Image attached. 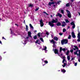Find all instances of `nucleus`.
<instances>
[{
    "mask_svg": "<svg viewBox=\"0 0 80 80\" xmlns=\"http://www.w3.org/2000/svg\"><path fill=\"white\" fill-rule=\"evenodd\" d=\"M58 22V19L57 18H55V20L52 19V20L51 21V22H48V24L50 27H53L55 26V24H54V23H56Z\"/></svg>",
    "mask_w": 80,
    "mask_h": 80,
    "instance_id": "nucleus-1",
    "label": "nucleus"
},
{
    "mask_svg": "<svg viewBox=\"0 0 80 80\" xmlns=\"http://www.w3.org/2000/svg\"><path fill=\"white\" fill-rule=\"evenodd\" d=\"M68 43V40L66 39H63L61 41V44L62 45H64L65 44H67Z\"/></svg>",
    "mask_w": 80,
    "mask_h": 80,
    "instance_id": "nucleus-2",
    "label": "nucleus"
},
{
    "mask_svg": "<svg viewBox=\"0 0 80 80\" xmlns=\"http://www.w3.org/2000/svg\"><path fill=\"white\" fill-rule=\"evenodd\" d=\"M74 55H78L80 57L79 58L80 59V50H77L76 52H74Z\"/></svg>",
    "mask_w": 80,
    "mask_h": 80,
    "instance_id": "nucleus-3",
    "label": "nucleus"
},
{
    "mask_svg": "<svg viewBox=\"0 0 80 80\" xmlns=\"http://www.w3.org/2000/svg\"><path fill=\"white\" fill-rule=\"evenodd\" d=\"M66 11L68 13L67 16L69 18H71V17H72V15H71V13H70V12L68 10H66Z\"/></svg>",
    "mask_w": 80,
    "mask_h": 80,
    "instance_id": "nucleus-4",
    "label": "nucleus"
},
{
    "mask_svg": "<svg viewBox=\"0 0 80 80\" xmlns=\"http://www.w3.org/2000/svg\"><path fill=\"white\" fill-rule=\"evenodd\" d=\"M53 51H54V52L55 54H58V55H59V53H58V50L57 49H55L54 50V48L53 49Z\"/></svg>",
    "mask_w": 80,
    "mask_h": 80,
    "instance_id": "nucleus-5",
    "label": "nucleus"
},
{
    "mask_svg": "<svg viewBox=\"0 0 80 80\" xmlns=\"http://www.w3.org/2000/svg\"><path fill=\"white\" fill-rule=\"evenodd\" d=\"M77 38L78 39H77V41L78 42H80V33L79 32L78 34Z\"/></svg>",
    "mask_w": 80,
    "mask_h": 80,
    "instance_id": "nucleus-6",
    "label": "nucleus"
},
{
    "mask_svg": "<svg viewBox=\"0 0 80 80\" xmlns=\"http://www.w3.org/2000/svg\"><path fill=\"white\" fill-rule=\"evenodd\" d=\"M40 25L41 27H43V25H44V24L43 23V20L42 19H41L40 21Z\"/></svg>",
    "mask_w": 80,
    "mask_h": 80,
    "instance_id": "nucleus-7",
    "label": "nucleus"
},
{
    "mask_svg": "<svg viewBox=\"0 0 80 80\" xmlns=\"http://www.w3.org/2000/svg\"><path fill=\"white\" fill-rule=\"evenodd\" d=\"M63 51L64 52H65L66 51V49H65V48H64L63 49H62V47H61L60 48V49H59V52L61 53L62 52V51Z\"/></svg>",
    "mask_w": 80,
    "mask_h": 80,
    "instance_id": "nucleus-8",
    "label": "nucleus"
},
{
    "mask_svg": "<svg viewBox=\"0 0 80 80\" xmlns=\"http://www.w3.org/2000/svg\"><path fill=\"white\" fill-rule=\"evenodd\" d=\"M55 3H56V2H49L48 5L49 6H51L52 5H54Z\"/></svg>",
    "mask_w": 80,
    "mask_h": 80,
    "instance_id": "nucleus-9",
    "label": "nucleus"
},
{
    "mask_svg": "<svg viewBox=\"0 0 80 80\" xmlns=\"http://www.w3.org/2000/svg\"><path fill=\"white\" fill-rule=\"evenodd\" d=\"M72 38H76V36H75V33L74 32H72Z\"/></svg>",
    "mask_w": 80,
    "mask_h": 80,
    "instance_id": "nucleus-10",
    "label": "nucleus"
},
{
    "mask_svg": "<svg viewBox=\"0 0 80 80\" xmlns=\"http://www.w3.org/2000/svg\"><path fill=\"white\" fill-rule=\"evenodd\" d=\"M74 47H75V48H72L74 50H76V49H77V50H78V47L77 46H74Z\"/></svg>",
    "mask_w": 80,
    "mask_h": 80,
    "instance_id": "nucleus-11",
    "label": "nucleus"
},
{
    "mask_svg": "<svg viewBox=\"0 0 80 80\" xmlns=\"http://www.w3.org/2000/svg\"><path fill=\"white\" fill-rule=\"evenodd\" d=\"M28 37H31L32 38V36H31V34H32V33H31V32H28Z\"/></svg>",
    "mask_w": 80,
    "mask_h": 80,
    "instance_id": "nucleus-12",
    "label": "nucleus"
},
{
    "mask_svg": "<svg viewBox=\"0 0 80 80\" xmlns=\"http://www.w3.org/2000/svg\"><path fill=\"white\" fill-rule=\"evenodd\" d=\"M56 17H58V16L60 18L62 17V15L61 14H60V13H58L57 15H56Z\"/></svg>",
    "mask_w": 80,
    "mask_h": 80,
    "instance_id": "nucleus-13",
    "label": "nucleus"
},
{
    "mask_svg": "<svg viewBox=\"0 0 80 80\" xmlns=\"http://www.w3.org/2000/svg\"><path fill=\"white\" fill-rule=\"evenodd\" d=\"M62 59H63L62 62V63H64V62H65V57H62Z\"/></svg>",
    "mask_w": 80,
    "mask_h": 80,
    "instance_id": "nucleus-14",
    "label": "nucleus"
},
{
    "mask_svg": "<svg viewBox=\"0 0 80 80\" xmlns=\"http://www.w3.org/2000/svg\"><path fill=\"white\" fill-rule=\"evenodd\" d=\"M61 25H62V24H61V23L60 22H58L57 24V26H58V27L61 26Z\"/></svg>",
    "mask_w": 80,
    "mask_h": 80,
    "instance_id": "nucleus-15",
    "label": "nucleus"
},
{
    "mask_svg": "<svg viewBox=\"0 0 80 80\" xmlns=\"http://www.w3.org/2000/svg\"><path fill=\"white\" fill-rule=\"evenodd\" d=\"M53 39L54 40H56V41H58V38L57 37L55 36L54 37Z\"/></svg>",
    "mask_w": 80,
    "mask_h": 80,
    "instance_id": "nucleus-16",
    "label": "nucleus"
},
{
    "mask_svg": "<svg viewBox=\"0 0 80 80\" xmlns=\"http://www.w3.org/2000/svg\"><path fill=\"white\" fill-rule=\"evenodd\" d=\"M51 42L53 44H55V41H54V40H53V39H52V40L51 41Z\"/></svg>",
    "mask_w": 80,
    "mask_h": 80,
    "instance_id": "nucleus-17",
    "label": "nucleus"
},
{
    "mask_svg": "<svg viewBox=\"0 0 80 80\" xmlns=\"http://www.w3.org/2000/svg\"><path fill=\"white\" fill-rule=\"evenodd\" d=\"M61 72L63 73H65L66 72V70L63 69V70H61Z\"/></svg>",
    "mask_w": 80,
    "mask_h": 80,
    "instance_id": "nucleus-18",
    "label": "nucleus"
},
{
    "mask_svg": "<svg viewBox=\"0 0 80 80\" xmlns=\"http://www.w3.org/2000/svg\"><path fill=\"white\" fill-rule=\"evenodd\" d=\"M62 23H63L62 24V27H65V22H62Z\"/></svg>",
    "mask_w": 80,
    "mask_h": 80,
    "instance_id": "nucleus-19",
    "label": "nucleus"
},
{
    "mask_svg": "<svg viewBox=\"0 0 80 80\" xmlns=\"http://www.w3.org/2000/svg\"><path fill=\"white\" fill-rule=\"evenodd\" d=\"M52 47L53 48H57V46L55 44H53Z\"/></svg>",
    "mask_w": 80,
    "mask_h": 80,
    "instance_id": "nucleus-20",
    "label": "nucleus"
},
{
    "mask_svg": "<svg viewBox=\"0 0 80 80\" xmlns=\"http://www.w3.org/2000/svg\"><path fill=\"white\" fill-rule=\"evenodd\" d=\"M66 65H67L66 63H64V65H62V66L63 68H64V67L66 66Z\"/></svg>",
    "mask_w": 80,
    "mask_h": 80,
    "instance_id": "nucleus-21",
    "label": "nucleus"
},
{
    "mask_svg": "<svg viewBox=\"0 0 80 80\" xmlns=\"http://www.w3.org/2000/svg\"><path fill=\"white\" fill-rule=\"evenodd\" d=\"M33 38L34 40H37V36L35 35L34 36V37H33Z\"/></svg>",
    "mask_w": 80,
    "mask_h": 80,
    "instance_id": "nucleus-22",
    "label": "nucleus"
},
{
    "mask_svg": "<svg viewBox=\"0 0 80 80\" xmlns=\"http://www.w3.org/2000/svg\"><path fill=\"white\" fill-rule=\"evenodd\" d=\"M29 26H30V27L31 28H32V29H33V27L32 26V24H30Z\"/></svg>",
    "mask_w": 80,
    "mask_h": 80,
    "instance_id": "nucleus-23",
    "label": "nucleus"
},
{
    "mask_svg": "<svg viewBox=\"0 0 80 80\" xmlns=\"http://www.w3.org/2000/svg\"><path fill=\"white\" fill-rule=\"evenodd\" d=\"M70 3H68L67 4H66V7H70Z\"/></svg>",
    "mask_w": 80,
    "mask_h": 80,
    "instance_id": "nucleus-24",
    "label": "nucleus"
},
{
    "mask_svg": "<svg viewBox=\"0 0 80 80\" xmlns=\"http://www.w3.org/2000/svg\"><path fill=\"white\" fill-rule=\"evenodd\" d=\"M39 39L41 41V42H44V41H43V38H39Z\"/></svg>",
    "mask_w": 80,
    "mask_h": 80,
    "instance_id": "nucleus-25",
    "label": "nucleus"
},
{
    "mask_svg": "<svg viewBox=\"0 0 80 80\" xmlns=\"http://www.w3.org/2000/svg\"><path fill=\"white\" fill-rule=\"evenodd\" d=\"M29 7H33V4H29V5L28 6Z\"/></svg>",
    "mask_w": 80,
    "mask_h": 80,
    "instance_id": "nucleus-26",
    "label": "nucleus"
},
{
    "mask_svg": "<svg viewBox=\"0 0 80 80\" xmlns=\"http://www.w3.org/2000/svg\"><path fill=\"white\" fill-rule=\"evenodd\" d=\"M69 52H70V51H69V50L67 51V53H66V55H68V54H69Z\"/></svg>",
    "mask_w": 80,
    "mask_h": 80,
    "instance_id": "nucleus-27",
    "label": "nucleus"
},
{
    "mask_svg": "<svg viewBox=\"0 0 80 80\" xmlns=\"http://www.w3.org/2000/svg\"><path fill=\"white\" fill-rule=\"evenodd\" d=\"M26 30H27V31L28 30V26H27V25H26Z\"/></svg>",
    "mask_w": 80,
    "mask_h": 80,
    "instance_id": "nucleus-28",
    "label": "nucleus"
},
{
    "mask_svg": "<svg viewBox=\"0 0 80 80\" xmlns=\"http://www.w3.org/2000/svg\"><path fill=\"white\" fill-rule=\"evenodd\" d=\"M61 12L62 13H64V10H62L61 11Z\"/></svg>",
    "mask_w": 80,
    "mask_h": 80,
    "instance_id": "nucleus-29",
    "label": "nucleus"
},
{
    "mask_svg": "<svg viewBox=\"0 0 80 80\" xmlns=\"http://www.w3.org/2000/svg\"><path fill=\"white\" fill-rule=\"evenodd\" d=\"M38 41H39V40L38 39L36 40L35 42V43H38Z\"/></svg>",
    "mask_w": 80,
    "mask_h": 80,
    "instance_id": "nucleus-30",
    "label": "nucleus"
},
{
    "mask_svg": "<svg viewBox=\"0 0 80 80\" xmlns=\"http://www.w3.org/2000/svg\"><path fill=\"white\" fill-rule=\"evenodd\" d=\"M38 37H40V32H39L38 34Z\"/></svg>",
    "mask_w": 80,
    "mask_h": 80,
    "instance_id": "nucleus-31",
    "label": "nucleus"
},
{
    "mask_svg": "<svg viewBox=\"0 0 80 80\" xmlns=\"http://www.w3.org/2000/svg\"><path fill=\"white\" fill-rule=\"evenodd\" d=\"M71 24L72 25H74L75 24V23H74V22H71Z\"/></svg>",
    "mask_w": 80,
    "mask_h": 80,
    "instance_id": "nucleus-32",
    "label": "nucleus"
},
{
    "mask_svg": "<svg viewBox=\"0 0 80 80\" xmlns=\"http://www.w3.org/2000/svg\"><path fill=\"white\" fill-rule=\"evenodd\" d=\"M75 28V25L74 24V25H73L72 26V28H73V29H74V28Z\"/></svg>",
    "mask_w": 80,
    "mask_h": 80,
    "instance_id": "nucleus-33",
    "label": "nucleus"
},
{
    "mask_svg": "<svg viewBox=\"0 0 80 80\" xmlns=\"http://www.w3.org/2000/svg\"><path fill=\"white\" fill-rule=\"evenodd\" d=\"M65 21H66V23H69V21H68V19H66Z\"/></svg>",
    "mask_w": 80,
    "mask_h": 80,
    "instance_id": "nucleus-34",
    "label": "nucleus"
},
{
    "mask_svg": "<svg viewBox=\"0 0 80 80\" xmlns=\"http://www.w3.org/2000/svg\"><path fill=\"white\" fill-rule=\"evenodd\" d=\"M67 58L68 60H70V56H68L67 57Z\"/></svg>",
    "mask_w": 80,
    "mask_h": 80,
    "instance_id": "nucleus-35",
    "label": "nucleus"
},
{
    "mask_svg": "<svg viewBox=\"0 0 80 80\" xmlns=\"http://www.w3.org/2000/svg\"><path fill=\"white\" fill-rule=\"evenodd\" d=\"M66 29L64 28L63 29V32H66Z\"/></svg>",
    "mask_w": 80,
    "mask_h": 80,
    "instance_id": "nucleus-36",
    "label": "nucleus"
},
{
    "mask_svg": "<svg viewBox=\"0 0 80 80\" xmlns=\"http://www.w3.org/2000/svg\"><path fill=\"white\" fill-rule=\"evenodd\" d=\"M68 39H71V35H69V36L68 37Z\"/></svg>",
    "mask_w": 80,
    "mask_h": 80,
    "instance_id": "nucleus-37",
    "label": "nucleus"
},
{
    "mask_svg": "<svg viewBox=\"0 0 80 80\" xmlns=\"http://www.w3.org/2000/svg\"><path fill=\"white\" fill-rule=\"evenodd\" d=\"M70 52H71V53H73V50L71 49V50H70Z\"/></svg>",
    "mask_w": 80,
    "mask_h": 80,
    "instance_id": "nucleus-38",
    "label": "nucleus"
},
{
    "mask_svg": "<svg viewBox=\"0 0 80 80\" xmlns=\"http://www.w3.org/2000/svg\"><path fill=\"white\" fill-rule=\"evenodd\" d=\"M46 34L47 35H49V33L48 32H46Z\"/></svg>",
    "mask_w": 80,
    "mask_h": 80,
    "instance_id": "nucleus-39",
    "label": "nucleus"
},
{
    "mask_svg": "<svg viewBox=\"0 0 80 80\" xmlns=\"http://www.w3.org/2000/svg\"><path fill=\"white\" fill-rule=\"evenodd\" d=\"M38 9H39V8H36V9L35 10V11L36 12H37V11H38Z\"/></svg>",
    "mask_w": 80,
    "mask_h": 80,
    "instance_id": "nucleus-40",
    "label": "nucleus"
},
{
    "mask_svg": "<svg viewBox=\"0 0 80 80\" xmlns=\"http://www.w3.org/2000/svg\"><path fill=\"white\" fill-rule=\"evenodd\" d=\"M43 12V13H45L46 14V15H49L48 13H47L46 12Z\"/></svg>",
    "mask_w": 80,
    "mask_h": 80,
    "instance_id": "nucleus-41",
    "label": "nucleus"
},
{
    "mask_svg": "<svg viewBox=\"0 0 80 80\" xmlns=\"http://www.w3.org/2000/svg\"><path fill=\"white\" fill-rule=\"evenodd\" d=\"M44 62L45 63H48V61H47L45 60L44 61Z\"/></svg>",
    "mask_w": 80,
    "mask_h": 80,
    "instance_id": "nucleus-42",
    "label": "nucleus"
},
{
    "mask_svg": "<svg viewBox=\"0 0 80 80\" xmlns=\"http://www.w3.org/2000/svg\"><path fill=\"white\" fill-rule=\"evenodd\" d=\"M59 35H60V36H62V35H63V33H59Z\"/></svg>",
    "mask_w": 80,
    "mask_h": 80,
    "instance_id": "nucleus-43",
    "label": "nucleus"
},
{
    "mask_svg": "<svg viewBox=\"0 0 80 80\" xmlns=\"http://www.w3.org/2000/svg\"><path fill=\"white\" fill-rule=\"evenodd\" d=\"M10 30H11V34H13V32L12 31V30L11 29H10Z\"/></svg>",
    "mask_w": 80,
    "mask_h": 80,
    "instance_id": "nucleus-44",
    "label": "nucleus"
},
{
    "mask_svg": "<svg viewBox=\"0 0 80 80\" xmlns=\"http://www.w3.org/2000/svg\"><path fill=\"white\" fill-rule=\"evenodd\" d=\"M69 5H70L71 6V7L72 6V2H70L69 3Z\"/></svg>",
    "mask_w": 80,
    "mask_h": 80,
    "instance_id": "nucleus-45",
    "label": "nucleus"
},
{
    "mask_svg": "<svg viewBox=\"0 0 80 80\" xmlns=\"http://www.w3.org/2000/svg\"><path fill=\"white\" fill-rule=\"evenodd\" d=\"M77 62H76L74 63V66H77Z\"/></svg>",
    "mask_w": 80,
    "mask_h": 80,
    "instance_id": "nucleus-46",
    "label": "nucleus"
},
{
    "mask_svg": "<svg viewBox=\"0 0 80 80\" xmlns=\"http://www.w3.org/2000/svg\"><path fill=\"white\" fill-rule=\"evenodd\" d=\"M44 50H47V47L46 46L45 47Z\"/></svg>",
    "mask_w": 80,
    "mask_h": 80,
    "instance_id": "nucleus-47",
    "label": "nucleus"
},
{
    "mask_svg": "<svg viewBox=\"0 0 80 80\" xmlns=\"http://www.w3.org/2000/svg\"><path fill=\"white\" fill-rule=\"evenodd\" d=\"M71 2L72 3H73V2H74V0H71Z\"/></svg>",
    "mask_w": 80,
    "mask_h": 80,
    "instance_id": "nucleus-48",
    "label": "nucleus"
},
{
    "mask_svg": "<svg viewBox=\"0 0 80 80\" xmlns=\"http://www.w3.org/2000/svg\"><path fill=\"white\" fill-rule=\"evenodd\" d=\"M2 58L1 57H0V61H1V60H2Z\"/></svg>",
    "mask_w": 80,
    "mask_h": 80,
    "instance_id": "nucleus-49",
    "label": "nucleus"
},
{
    "mask_svg": "<svg viewBox=\"0 0 80 80\" xmlns=\"http://www.w3.org/2000/svg\"><path fill=\"white\" fill-rule=\"evenodd\" d=\"M2 39H5V40H6V39L5 38H4V37H2Z\"/></svg>",
    "mask_w": 80,
    "mask_h": 80,
    "instance_id": "nucleus-50",
    "label": "nucleus"
},
{
    "mask_svg": "<svg viewBox=\"0 0 80 80\" xmlns=\"http://www.w3.org/2000/svg\"><path fill=\"white\" fill-rule=\"evenodd\" d=\"M23 23H24V24H25V20H24V22H23Z\"/></svg>",
    "mask_w": 80,
    "mask_h": 80,
    "instance_id": "nucleus-51",
    "label": "nucleus"
},
{
    "mask_svg": "<svg viewBox=\"0 0 80 80\" xmlns=\"http://www.w3.org/2000/svg\"><path fill=\"white\" fill-rule=\"evenodd\" d=\"M59 3H60V2H59V1H58V2H57V3L56 2V3H56V4H57V3H58V4H59Z\"/></svg>",
    "mask_w": 80,
    "mask_h": 80,
    "instance_id": "nucleus-52",
    "label": "nucleus"
},
{
    "mask_svg": "<svg viewBox=\"0 0 80 80\" xmlns=\"http://www.w3.org/2000/svg\"><path fill=\"white\" fill-rule=\"evenodd\" d=\"M15 25H16V26H17L18 27V24H15Z\"/></svg>",
    "mask_w": 80,
    "mask_h": 80,
    "instance_id": "nucleus-53",
    "label": "nucleus"
},
{
    "mask_svg": "<svg viewBox=\"0 0 80 80\" xmlns=\"http://www.w3.org/2000/svg\"><path fill=\"white\" fill-rule=\"evenodd\" d=\"M0 43L1 44V45H2V41H1L0 40Z\"/></svg>",
    "mask_w": 80,
    "mask_h": 80,
    "instance_id": "nucleus-54",
    "label": "nucleus"
},
{
    "mask_svg": "<svg viewBox=\"0 0 80 80\" xmlns=\"http://www.w3.org/2000/svg\"><path fill=\"white\" fill-rule=\"evenodd\" d=\"M71 60H74V58H71Z\"/></svg>",
    "mask_w": 80,
    "mask_h": 80,
    "instance_id": "nucleus-55",
    "label": "nucleus"
},
{
    "mask_svg": "<svg viewBox=\"0 0 80 80\" xmlns=\"http://www.w3.org/2000/svg\"><path fill=\"white\" fill-rule=\"evenodd\" d=\"M29 38V37H26V38L27 39H28Z\"/></svg>",
    "mask_w": 80,
    "mask_h": 80,
    "instance_id": "nucleus-56",
    "label": "nucleus"
},
{
    "mask_svg": "<svg viewBox=\"0 0 80 80\" xmlns=\"http://www.w3.org/2000/svg\"><path fill=\"white\" fill-rule=\"evenodd\" d=\"M68 29H69V28H70V26H68Z\"/></svg>",
    "mask_w": 80,
    "mask_h": 80,
    "instance_id": "nucleus-57",
    "label": "nucleus"
},
{
    "mask_svg": "<svg viewBox=\"0 0 80 80\" xmlns=\"http://www.w3.org/2000/svg\"><path fill=\"white\" fill-rule=\"evenodd\" d=\"M51 17L52 18L53 17V16H52V15H51Z\"/></svg>",
    "mask_w": 80,
    "mask_h": 80,
    "instance_id": "nucleus-58",
    "label": "nucleus"
},
{
    "mask_svg": "<svg viewBox=\"0 0 80 80\" xmlns=\"http://www.w3.org/2000/svg\"><path fill=\"white\" fill-rule=\"evenodd\" d=\"M50 2H53V0H50Z\"/></svg>",
    "mask_w": 80,
    "mask_h": 80,
    "instance_id": "nucleus-59",
    "label": "nucleus"
},
{
    "mask_svg": "<svg viewBox=\"0 0 80 80\" xmlns=\"http://www.w3.org/2000/svg\"><path fill=\"white\" fill-rule=\"evenodd\" d=\"M78 62H80V59H78Z\"/></svg>",
    "mask_w": 80,
    "mask_h": 80,
    "instance_id": "nucleus-60",
    "label": "nucleus"
},
{
    "mask_svg": "<svg viewBox=\"0 0 80 80\" xmlns=\"http://www.w3.org/2000/svg\"><path fill=\"white\" fill-rule=\"evenodd\" d=\"M34 32H35H35H37V30L34 31Z\"/></svg>",
    "mask_w": 80,
    "mask_h": 80,
    "instance_id": "nucleus-61",
    "label": "nucleus"
},
{
    "mask_svg": "<svg viewBox=\"0 0 80 80\" xmlns=\"http://www.w3.org/2000/svg\"><path fill=\"white\" fill-rule=\"evenodd\" d=\"M53 7H55V5H53Z\"/></svg>",
    "mask_w": 80,
    "mask_h": 80,
    "instance_id": "nucleus-62",
    "label": "nucleus"
},
{
    "mask_svg": "<svg viewBox=\"0 0 80 80\" xmlns=\"http://www.w3.org/2000/svg\"><path fill=\"white\" fill-rule=\"evenodd\" d=\"M6 52H4L3 53H6Z\"/></svg>",
    "mask_w": 80,
    "mask_h": 80,
    "instance_id": "nucleus-63",
    "label": "nucleus"
},
{
    "mask_svg": "<svg viewBox=\"0 0 80 80\" xmlns=\"http://www.w3.org/2000/svg\"><path fill=\"white\" fill-rule=\"evenodd\" d=\"M78 14H79V15H80V13H78Z\"/></svg>",
    "mask_w": 80,
    "mask_h": 80,
    "instance_id": "nucleus-64",
    "label": "nucleus"
}]
</instances>
